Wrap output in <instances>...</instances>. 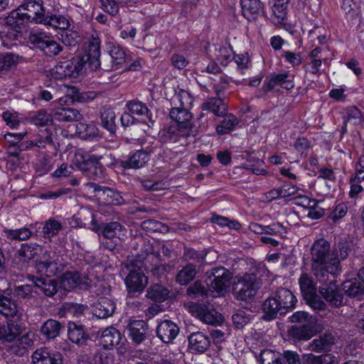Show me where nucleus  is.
<instances>
[{
	"label": "nucleus",
	"instance_id": "1",
	"mask_svg": "<svg viewBox=\"0 0 364 364\" xmlns=\"http://www.w3.org/2000/svg\"><path fill=\"white\" fill-rule=\"evenodd\" d=\"M311 269L314 275L321 283H326L329 275L333 277L340 270V261L330 252V244L321 239L314 243L311 247Z\"/></svg>",
	"mask_w": 364,
	"mask_h": 364
},
{
	"label": "nucleus",
	"instance_id": "2",
	"mask_svg": "<svg viewBox=\"0 0 364 364\" xmlns=\"http://www.w3.org/2000/svg\"><path fill=\"white\" fill-rule=\"evenodd\" d=\"M296 301L297 299L291 291L283 287L277 289L273 295L263 303L262 319L269 321L276 318L278 314L281 316L285 315L287 311L295 307Z\"/></svg>",
	"mask_w": 364,
	"mask_h": 364
},
{
	"label": "nucleus",
	"instance_id": "3",
	"mask_svg": "<svg viewBox=\"0 0 364 364\" xmlns=\"http://www.w3.org/2000/svg\"><path fill=\"white\" fill-rule=\"evenodd\" d=\"M261 286L262 281L256 274H239L232 284V294L237 301H250L254 299Z\"/></svg>",
	"mask_w": 364,
	"mask_h": 364
},
{
	"label": "nucleus",
	"instance_id": "4",
	"mask_svg": "<svg viewBox=\"0 0 364 364\" xmlns=\"http://www.w3.org/2000/svg\"><path fill=\"white\" fill-rule=\"evenodd\" d=\"M28 42L49 58L58 55L63 48L51 36L44 31L31 32L28 36Z\"/></svg>",
	"mask_w": 364,
	"mask_h": 364
},
{
	"label": "nucleus",
	"instance_id": "5",
	"mask_svg": "<svg viewBox=\"0 0 364 364\" xmlns=\"http://www.w3.org/2000/svg\"><path fill=\"white\" fill-rule=\"evenodd\" d=\"M206 276L210 280L209 290L218 296L223 294L230 282L232 275V273L223 267H215L206 272Z\"/></svg>",
	"mask_w": 364,
	"mask_h": 364
},
{
	"label": "nucleus",
	"instance_id": "6",
	"mask_svg": "<svg viewBox=\"0 0 364 364\" xmlns=\"http://www.w3.org/2000/svg\"><path fill=\"white\" fill-rule=\"evenodd\" d=\"M188 308L190 313L204 323L218 326L223 322L221 314L208 303H192Z\"/></svg>",
	"mask_w": 364,
	"mask_h": 364
},
{
	"label": "nucleus",
	"instance_id": "7",
	"mask_svg": "<svg viewBox=\"0 0 364 364\" xmlns=\"http://www.w3.org/2000/svg\"><path fill=\"white\" fill-rule=\"evenodd\" d=\"M26 19L31 23L42 24L46 16V11L42 0H24L18 6Z\"/></svg>",
	"mask_w": 364,
	"mask_h": 364
},
{
	"label": "nucleus",
	"instance_id": "8",
	"mask_svg": "<svg viewBox=\"0 0 364 364\" xmlns=\"http://www.w3.org/2000/svg\"><path fill=\"white\" fill-rule=\"evenodd\" d=\"M195 134L187 127H181L177 124H166L159 132V140L162 143L172 144L181 141Z\"/></svg>",
	"mask_w": 364,
	"mask_h": 364
},
{
	"label": "nucleus",
	"instance_id": "9",
	"mask_svg": "<svg viewBox=\"0 0 364 364\" xmlns=\"http://www.w3.org/2000/svg\"><path fill=\"white\" fill-rule=\"evenodd\" d=\"M336 276L331 277L329 275V279L326 283H321L323 286L320 287L319 292L331 306L339 307L343 304V296L338 289Z\"/></svg>",
	"mask_w": 364,
	"mask_h": 364
},
{
	"label": "nucleus",
	"instance_id": "10",
	"mask_svg": "<svg viewBox=\"0 0 364 364\" xmlns=\"http://www.w3.org/2000/svg\"><path fill=\"white\" fill-rule=\"evenodd\" d=\"M128 294L134 296L143 291L148 284V277L139 269L131 270L125 279Z\"/></svg>",
	"mask_w": 364,
	"mask_h": 364
},
{
	"label": "nucleus",
	"instance_id": "11",
	"mask_svg": "<svg viewBox=\"0 0 364 364\" xmlns=\"http://www.w3.org/2000/svg\"><path fill=\"white\" fill-rule=\"evenodd\" d=\"M149 160V153L144 149H140L129 154L125 159L117 160L115 165L123 169H137L143 167Z\"/></svg>",
	"mask_w": 364,
	"mask_h": 364
},
{
	"label": "nucleus",
	"instance_id": "12",
	"mask_svg": "<svg viewBox=\"0 0 364 364\" xmlns=\"http://www.w3.org/2000/svg\"><path fill=\"white\" fill-rule=\"evenodd\" d=\"M200 109L201 112L198 119L202 121L208 113H213L216 117H223L227 112L228 107L220 97H208L201 104Z\"/></svg>",
	"mask_w": 364,
	"mask_h": 364
},
{
	"label": "nucleus",
	"instance_id": "13",
	"mask_svg": "<svg viewBox=\"0 0 364 364\" xmlns=\"http://www.w3.org/2000/svg\"><path fill=\"white\" fill-rule=\"evenodd\" d=\"M68 337L69 341L78 347L85 346L91 340L87 329L82 324L73 321L68 323Z\"/></svg>",
	"mask_w": 364,
	"mask_h": 364
},
{
	"label": "nucleus",
	"instance_id": "14",
	"mask_svg": "<svg viewBox=\"0 0 364 364\" xmlns=\"http://www.w3.org/2000/svg\"><path fill=\"white\" fill-rule=\"evenodd\" d=\"M350 191L348 196L355 199L364 191V164L357 161L354 166V172L349 178Z\"/></svg>",
	"mask_w": 364,
	"mask_h": 364
},
{
	"label": "nucleus",
	"instance_id": "15",
	"mask_svg": "<svg viewBox=\"0 0 364 364\" xmlns=\"http://www.w3.org/2000/svg\"><path fill=\"white\" fill-rule=\"evenodd\" d=\"M33 364H63V355L48 348L37 349L32 355Z\"/></svg>",
	"mask_w": 364,
	"mask_h": 364
},
{
	"label": "nucleus",
	"instance_id": "16",
	"mask_svg": "<svg viewBox=\"0 0 364 364\" xmlns=\"http://www.w3.org/2000/svg\"><path fill=\"white\" fill-rule=\"evenodd\" d=\"M60 287L65 291L78 288L87 289L90 285L85 278H82L77 272H67L64 273L60 279Z\"/></svg>",
	"mask_w": 364,
	"mask_h": 364
},
{
	"label": "nucleus",
	"instance_id": "17",
	"mask_svg": "<svg viewBox=\"0 0 364 364\" xmlns=\"http://www.w3.org/2000/svg\"><path fill=\"white\" fill-rule=\"evenodd\" d=\"M170 117L181 127H187L190 132L195 134L197 129L192 122L193 115L187 107H173L170 111Z\"/></svg>",
	"mask_w": 364,
	"mask_h": 364
},
{
	"label": "nucleus",
	"instance_id": "18",
	"mask_svg": "<svg viewBox=\"0 0 364 364\" xmlns=\"http://www.w3.org/2000/svg\"><path fill=\"white\" fill-rule=\"evenodd\" d=\"M335 344V337L330 332H325L309 342L306 349L315 353H326Z\"/></svg>",
	"mask_w": 364,
	"mask_h": 364
},
{
	"label": "nucleus",
	"instance_id": "19",
	"mask_svg": "<svg viewBox=\"0 0 364 364\" xmlns=\"http://www.w3.org/2000/svg\"><path fill=\"white\" fill-rule=\"evenodd\" d=\"M28 279L32 282L34 287L43 292L46 296L54 297L60 287L55 279L41 278L33 275L28 276Z\"/></svg>",
	"mask_w": 364,
	"mask_h": 364
},
{
	"label": "nucleus",
	"instance_id": "20",
	"mask_svg": "<svg viewBox=\"0 0 364 364\" xmlns=\"http://www.w3.org/2000/svg\"><path fill=\"white\" fill-rule=\"evenodd\" d=\"M114 355L112 353L97 349L92 358L87 354H80L77 357V364H113Z\"/></svg>",
	"mask_w": 364,
	"mask_h": 364
},
{
	"label": "nucleus",
	"instance_id": "21",
	"mask_svg": "<svg viewBox=\"0 0 364 364\" xmlns=\"http://www.w3.org/2000/svg\"><path fill=\"white\" fill-rule=\"evenodd\" d=\"M178 333V326L170 320L161 321L156 328L157 337L164 343H171L176 338Z\"/></svg>",
	"mask_w": 364,
	"mask_h": 364
},
{
	"label": "nucleus",
	"instance_id": "22",
	"mask_svg": "<svg viewBox=\"0 0 364 364\" xmlns=\"http://www.w3.org/2000/svg\"><path fill=\"white\" fill-rule=\"evenodd\" d=\"M242 16L249 21H255L264 13V4L261 0H240Z\"/></svg>",
	"mask_w": 364,
	"mask_h": 364
},
{
	"label": "nucleus",
	"instance_id": "23",
	"mask_svg": "<svg viewBox=\"0 0 364 364\" xmlns=\"http://www.w3.org/2000/svg\"><path fill=\"white\" fill-rule=\"evenodd\" d=\"M116 310V303L107 297H100L94 304L92 314L98 318H107L113 315Z\"/></svg>",
	"mask_w": 364,
	"mask_h": 364
},
{
	"label": "nucleus",
	"instance_id": "24",
	"mask_svg": "<svg viewBox=\"0 0 364 364\" xmlns=\"http://www.w3.org/2000/svg\"><path fill=\"white\" fill-rule=\"evenodd\" d=\"M129 336L136 344L141 343L146 338L148 325L143 320H131L127 325Z\"/></svg>",
	"mask_w": 364,
	"mask_h": 364
},
{
	"label": "nucleus",
	"instance_id": "25",
	"mask_svg": "<svg viewBox=\"0 0 364 364\" xmlns=\"http://www.w3.org/2000/svg\"><path fill=\"white\" fill-rule=\"evenodd\" d=\"M21 333V326L15 321H7L5 324L0 325V343L5 345L15 342Z\"/></svg>",
	"mask_w": 364,
	"mask_h": 364
},
{
	"label": "nucleus",
	"instance_id": "26",
	"mask_svg": "<svg viewBox=\"0 0 364 364\" xmlns=\"http://www.w3.org/2000/svg\"><path fill=\"white\" fill-rule=\"evenodd\" d=\"M122 339L120 331L113 326H109L104 329L99 338V343L105 350L112 349L118 346Z\"/></svg>",
	"mask_w": 364,
	"mask_h": 364
},
{
	"label": "nucleus",
	"instance_id": "27",
	"mask_svg": "<svg viewBox=\"0 0 364 364\" xmlns=\"http://www.w3.org/2000/svg\"><path fill=\"white\" fill-rule=\"evenodd\" d=\"M84 55L89 57V60H91L92 70H96L100 67V40L97 34H92L89 39L88 47Z\"/></svg>",
	"mask_w": 364,
	"mask_h": 364
},
{
	"label": "nucleus",
	"instance_id": "28",
	"mask_svg": "<svg viewBox=\"0 0 364 364\" xmlns=\"http://www.w3.org/2000/svg\"><path fill=\"white\" fill-rule=\"evenodd\" d=\"M314 333V328L310 323L293 325L288 330L289 336L294 341L309 340Z\"/></svg>",
	"mask_w": 364,
	"mask_h": 364
},
{
	"label": "nucleus",
	"instance_id": "29",
	"mask_svg": "<svg viewBox=\"0 0 364 364\" xmlns=\"http://www.w3.org/2000/svg\"><path fill=\"white\" fill-rule=\"evenodd\" d=\"M109 55L111 58V65H105L104 70H112L123 68L127 63V57L124 50L118 45H112L109 47Z\"/></svg>",
	"mask_w": 364,
	"mask_h": 364
},
{
	"label": "nucleus",
	"instance_id": "30",
	"mask_svg": "<svg viewBox=\"0 0 364 364\" xmlns=\"http://www.w3.org/2000/svg\"><path fill=\"white\" fill-rule=\"evenodd\" d=\"M52 117L59 122H73L80 121L82 115L76 109L56 107L53 111Z\"/></svg>",
	"mask_w": 364,
	"mask_h": 364
},
{
	"label": "nucleus",
	"instance_id": "31",
	"mask_svg": "<svg viewBox=\"0 0 364 364\" xmlns=\"http://www.w3.org/2000/svg\"><path fill=\"white\" fill-rule=\"evenodd\" d=\"M189 348L196 353H205L210 346V338L203 332L198 331L188 336Z\"/></svg>",
	"mask_w": 364,
	"mask_h": 364
},
{
	"label": "nucleus",
	"instance_id": "32",
	"mask_svg": "<svg viewBox=\"0 0 364 364\" xmlns=\"http://www.w3.org/2000/svg\"><path fill=\"white\" fill-rule=\"evenodd\" d=\"M5 21L8 26L18 33H21L26 28V24L31 23L29 20L26 19L23 12L18 11V7L9 13Z\"/></svg>",
	"mask_w": 364,
	"mask_h": 364
},
{
	"label": "nucleus",
	"instance_id": "33",
	"mask_svg": "<svg viewBox=\"0 0 364 364\" xmlns=\"http://www.w3.org/2000/svg\"><path fill=\"white\" fill-rule=\"evenodd\" d=\"M0 314L6 318H19L21 316L16 302L4 294L0 297Z\"/></svg>",
	"mask_w": 364,
	"mask_h": 364
},
{
	"label": "nucleus",
	"instance_id": "34",
	"mask_svg": "<svg viewBox=\"0 0 364 364\" xmlns=\"http://www.w3.org/2000/svg\"><path fill=\"white\" fill-rule=\"evenodd\" d=\"M42 251L43 246L37 243H25L21 245L18 250V255L24 262H28L33 259H38V256L41 255Z\"/></svg>",
	"mask_w": 364,
	"mask_h": 364
},
{
	"label": "nucleus",
	"instance_id": "35",
	"mask_svg": "<svg viewBox=\"0 0 364 364\" xmlns=\"http://www.w3.org/2000/svg\"><path fill=\"white\" fill-rule=\"evenodd\" d=\"M73 68V63L70 60L60 61L50 70V75L55 80L75 77Z\"/></svg>",
	"mask_w": 364,
	"mask_h": 364
},
{
	"label": "nucleus",
	"instance_id": "36",
	"mask_svg": "<svg viewBox=\"0 0 364 364\" xmlns=\"http://www.w3.org/2000/svg\"><path fill=\"white\" fill-rule=\"evenodd\" d=\"M127 232L126 228L117 221L103 223L102 236L107 239L120 238Z\"/></svg>",
	"mask_w": 364,
	"mask_h": 364
},
{
	"label": "nucleus",
	"instance_id": "37",
	"mask_svg": "<svg viewBox=\"0 0 364 364\" xmlns=\"http://www.w3.org/2000/svg\"><path fill=\"white\" fill-rule=\"evenodd\" d=\"M62 324L56 320L48 319L41 327V334L48 340L54 339L59 336Z\"/></svg>",
	"mask_w": 364,
	"mask_h": 364
},
{
	"label": "nucleus",
	"instance_id": "38",
	"mask_svg": "<svg viewBox=\"0 0 364 364\" xmlns=\"http://www.w3.org/2000/svg\"><path fill=\"white\" fill-rule=\"evenodd\" d=\"M196 274V265L188 263L177 273L176 282L180 285L186 286L195 279Z\"/></svg>",
	"mask_w": 364,
	"mask_h": 364
},
{
	"label": "nucleus",
	"instance_id": "39",
	"mask_svg": "<svg viewBox=\"0 0 364 364\" xmlns=\"http://www.w3.org/2000/svg\"><path fill=\"white\" fill-rule=\"evenodd\" d=\"M287 5H272V21L276 26L287 29Z\"/></svg>",
	"mask_w": 364,
	"mask_h": 364
},
{
	"label": "nucleus",
	"instance_id": "40",
	"mask_svg": "<svg viewBox=\"0 0 364 364\" xmlns=\"http://www.w3.org/2000/svg\"><path fill=\"white\" fill-rule=\"evenodd\" d=\"M343 133L346 132L347 124L358 125L361 123L362 114L360 111L355 106L347 107L343 112Z\"/></svg>",
	"mask_w": 364,
	"mask_h": 364
},
{
	"label": "nucleus",
	"instance_id": "41",
	"mask_svg": "<svg viewBox=\"0 0 364 364\" xmlns=\"http://www.w3.org/2000/svg\"><path fill=\"white\" fill-rule=\"evenodd\" d=\"M101 124L110 134H114L117 129L116 113L110 108H104L100 114Z\"/></svg>",
	"mask_w": 364,
	"mask_h": 364
},
{
	"label": "nucleus",
	"instance_id": "42",
	"mask_svg": "<svg viewBox=\"0 0 364 364\" xmlns=\"http://www.w3.org/2000/svg\"><path fill=\"white\" fill-rule=\"evenodd\" d=\"M101 159L102 156L84 153L78 155L76 164L78 168L85 174L91 166L97 164V162L100 161Z\"/></svg>",
	"mask_w": 364,
	"mask_h": 364
},
{
	"label": "nucleus",
	"instance_id": "43",
	"mask_svg": "<svg viewBox=\"0 0 364 364\" xmlns=\"http://www.w3.org/2000/svg\"><path fill=\"white\" fill-rule=\"evenodd\" d=\"M63 228V224L55 218H50L45 221L42 233L45 239L51 241L52 238L57 235Z\"/></svg>",
	"mask_w": 364,
	"mask_h": 364
},
{
	"label": "nucleus",
	"instance_id": "44",
	"mask_svg": "<svg viewBox=\"0 0 364 364\" xmlns=\"http://www.w3.org/2000/svg\"><path fill=\"white\" fill-rule=\"evenodd\" d=\"M42 24L60 30H67L70 25V21L66 16L56 14L48 15V14Z\"/></svg>",
	"mask_w": 364,
	"mask_h": 364
},
{
	"label": "nucleus",
	"instance_id": "45",
	"mask_svg": "<svg viewBox=\"0 0 364 364\" xmlns=\"http://www.w3.org/2000/svg\"><path fill=\"white\" fill-rule=\"evenodd\" d=\"M3 232L7 239L18 241L28 240L33 235L32 231L26 227L14 230L4 228Z\"/></svg>",
	"mask_w": 364,
	"mask_h": 364
},
{
	"label": "nucleus",
	"instance_id": "46",
	"mask_svg": "<svg viewBox=\"0 0 364 364\" xmlns=\"http://www.w3.org/2000/svg\"><path fill=\"white\" fill-rule=\"evenodd\" d=\"M342 286L345 293L350 297L364 294V284L356 279L345 281Z\"/></svg>",
	"mask_w": 364,
	"mask_h": 364
},
{
	"label": "nucleus",
	"instance_id": "47",
	"mask_svg": "<svg viewBox=\"0 0 364 364\" xmlns=\"http://www.w3.org/2000/svg\"><path fill=\"white\" fill-rule=\"evenodd\" d=\"M76 133L84 139H93L98 136L99 129L95 124L79 122L76 124Z\"/></svg>",
	"mask_w": 364,
	"mask_h": 364
},
{
	"label": "nucleus",
	"instance_id": "48",
	"mask_svg": "<svg viewBox=\"0 0 364 364\" xmlns=\"http://www.w3.org/2000/svg\"><path fill=\"white\" fill-rule=\"evenodd\" d=\"M169 291L161 284L151 285L147 290L146 296L156 302H163L168 296Z\"/></svg>",
	"mask_w": 364,
	"mask_h": 364
},
{
	"label": "nucleus",
	"instance_id": "49",
	"mask_svg": "<svg viewBox=\"0 0 364 364\" xmlns=\"http://www.w3.org/2000/svg\"><path fill=\"white\" fill-rule=\"evenodd\" d=\"M127 109L132 114L139 116H146L149 121L152 122L151 113L148 109L146 104L138 100H130L126 105Z\"/></svg>",
	"mask_w": 364,
	"mask_h": 364
},
{
	"label": "nucleus",
	"instance_id": "50",
	"mask_svg": "<svg viewBox=\"0 0 364 364\" xmlns=\"http://www.w3.org/2000/svg\"><path fill=\"white\" fill-rule=\"evenodd\" d=\"M223 117L221 123L216 127V132L220 135L229 133L238 124L237 117L232 114H225Z\"/></svg>",
	"mask_w": 364,
	"mask_h": 364
},
{
	"label": "nucleus",
	"instance_id": "51",
	"mask_svg": "<svg viewBox=\"0 0 364 364\" xmlns=\"http://www.w3.org/2000/svg\"><path fill=\"white\" fill-rule=\"evenodd\" d=\"M73 63V71L75 74V77L78 75L82 73L87 69L91 70V60H89V57L83 55H78L73 58L70 60Z\"/></svg>",
	"mask_w": 364,
	"mask_h": 364
},
{
	"label": "nucleus",
	"instance_id": "52",
	"mask_svg": "<svg viewBox=\"0 0 364 364\" xmlns=\"http://www.w3.org/2000/svg\"><path fill=\"white\" fill-rule=\"evenodd\" d=\"M299 285L304 298L312 296L316 293V284L313 279L307 274H302L299 278Z\"/></svg>",
	"mask_w": 364,
	"mask_h": 364
},
{
	"label": "nucleus",
	"instance_id": "53",
	"mask_svg": "<svg viewBox=\"0 0 364 364\" xmlns=\"http://www.w3.org/2000/svg\"><path fill=\"white\" fill-rule=\"evenodd\" d=\"M87 310V306L82 304L65 302L61 307V311L65 314H68L74 317H80Z\"/></svg>",
	"mask_w": 364,
	"mask_h": 364
},
{
	"label": "nucleus",
	"instance_id": "54",
	"mask_svg": "<svg viewBox=\"0 0 364 364\" xmlns=\"http://www.w3.org/2000/svg\"><path fill=\"white\" fill-rule=\"evenodd\" d=\"M35 341V335L32 332H28L21 336H18L16 340V344L19 348L15 350L13 348L12 350L16 354H23L25 350L32 346Z\"/></svg>",
	"mask_w": 364,
	"mask_h": 364
},
{
	"label": "nucleus",
	"instance_id": "55",
	"mask_svg": "<svg viewBox=\"0 0 364 364\" xmlns=\"http://www.w3.org/2000/svg\"><path fill=\"white\" fill-rule=\"evenodd\" d=\"M291 75L288 72H284L283 73H279L272 76L269 80H266L264 85V91L269 92L273 90L276 86L279 85L282 86L285 82H287L288 78Z\"/></svg>",
	"mask_w": 364,
	"mask_h": 364
},
{
	"label": "nucleus",
	"instance_id": "56",
	"mask_svg": "<svg viewBox=\"0 0 364 364\" xmlns=\"http://www.w3.org/2000/svg\"><path fill=\"white\" fill-rule=\"evenodd\" d=\"M36 146L39 149H46L48 146H53V133L48 129L41 130L36 136Z\"/></svg>",
	"mask_w": 364,
	"mask_h": 364
},
{
	"label": "nucleus",
	"instance_id": "57",
	"mask_svg": "<svg viewBox=\"0 0 364 364\" xmlns=\"http://www.w3.org/2000/svg\"><path fill=\"white\" fill-rule=\"evenodd\" d=\"M216 58L223 66H227L228 64L232 60L233 52L230 45L220 46L218 49L216 50Z\"/></svg>",
	"mask_w": 364,
	"mask_h": 364
},
{
	"label": "nucleus",
	"instance_id": "58",
	"mask_svg": "<svg viewBox=\"0 0 364 364\" xmlns=\"http://www.w3.org/2000/svg\"><path fill=\"white\" fill-rule=\"evenodd\" d=\"M187 295L192 299H196L199 296H207L208 289L199 280L196 281L187 289Z\"/></svg>",
	"mask_w": 364,
	"mask_h": 364
},
{
	"label": "nucleus",
	"instance_id": "59",
	"mask_svg": "<svg viewBox=\"0 0 364 364\" xmlns=\"http://www.w3.org/2000/svg\"><path fill=\"white\" fill-rule=\"evenodd\" d=\"M233 325L237 329H242L250 321V315L243 310H237L232 316Z\"/></svg>",
	"mask_w": 364,
	"mask_h": 364
},
{
	"label": "nucleus",
	"instance_id": "60",
	"mask_svg": "<svg viewBox=\"0 0 364 364\" xmlns=\"http://www.w3.org/2000/svg\"><path fill=\"white\" fill-rule=\"evenodd\" d=\"M18 56L12 53L0 54V71H9L17 63Z\"/></svg>",
	"mask_w": 364,
	"mask_h": 364
},
{
	"label": "nucleus",
	"instance_id": "61",
	"mask_svg": "<svg viewBox=\"0 0 364 364\" xmlns=\"http://www.w3.org/2000/svg\"><path fill=\"white\" fill-rule=\"evenodd\" d=\"M51 252L48 250H46L43 247V251L41 253V255L38 256V262L37 263L38 269H46L48 272V269L51 267L52 265L55 264L54 262L52 260Z\"/></svg>",
	"mask_w": 364,
	"mask_h": 364
},
{
	"label": "nucleus",
	"instance_id": "62",
	"mask_svg": "<svg viewBox=\"0 0 364 364\" xmlns=\"http://www.w3.org/2000/svg\"><path fill=\"white\" fill-rule=\"evenodd\" d=\"M141 228L147 232H163L168 230V226L155 220H146L141 223Z\"/></svg>",
	"mask_w": 364,
	"mask_h": 364
},
{
	"label": "nucleus",
	"instance_id": "63",
	"mask_svg": "<svg viewBox=\"0 0 364 364\" xmlns=\"http://www.w3.org/2000/svg\"><path fill=\"white\" fill-rule=\"evenodd\" d=\"M31 122L36 126L43 127L51 122V118L45 109H41L31 117Z\"/></svg>",
	"mask_w": 364,
	"mask_h": 364
},
{
	"label": "nucleus",
	"instance_id": "64",
	"mask_svg": "<svg viewBox=\"0 0 364 364\" xmlns=\"http://www.w3.org/2000/svg\"><path fill=\"white\" fill-rule=\"evenodd\" d=\"M103 193L109 198V203L114 205H120L125 203V200L121 193L115 190L105 188Z\"/></svg>",
	"mask_w": 364,
	"mask_h": 364
}]
</instances>
